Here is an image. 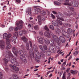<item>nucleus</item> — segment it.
Listing matches in <instances>:
<instances>
[{
  "mask_svg": "<svg viewBox=\"0 0 79 79\" xmlns=\"http://www.w3.org/2000/svg\"><path fill=\"white\" fill-rule=\"evenodd\" d=\"M44 35L47 37H50L51 36L52 37V38L53 39L55 42H57L56 44V46L57 48L58 47L60 48V41L59 40V39L58 38V37L55 35L53 34L52 32L51 31H49V32L45 31L44 32Z\"/></svg>",
  "mask_w": 79,
  "mask_h": 79,
  "instance_id": "obj_1",
  "label": "nucleus"
},
{
  "mask_svg": "<svg viewBox=\"0 0 79 79\" xmlns=\"http://www.w3.org/2000/svg\"><path fill=\"white\" fill-rule=\"evenodd\" d=\"M60 2H65L64 3V5H69V6H72L74 7H77L79 5V3L77 1H72L70 3H69V0H58Z\"/></svg>",
  "mask_w": 79,
  "mask_h": 79,
  "instance_id": "obj_2",
  "label": "nucleus"
},
{
  "mask_svg": "<svg viewBox=\"0 0 79 79\" xmlns=\"http://www.w3.org/2000/svg\"><path fill=\"white\" fill-rule=\"evenodd\" d=\"M33 47L36 56V58H37V60H40L41 58V56L38 51V47L37 46V45H34Z\"/></svg>",
  "mask_w": 79,
  "mask_h": 79,
  "instance_id": "obj_3",
  "label": "nucleus"
},
{
  "mask_svg": "<svg viewBox=\"0 0 79 79\" xmlns=\"http://www.w3.org/2000/svg\"><path fill=\"white\" fill-rule=\"evenodd\" d=\"M11 36V35H8L7 33H4L3 34V37L4 39H6L7 40H6V44H10V40L9 39Z\"/></svg>",
  "mask_w": 79,
  "mask_h": 79,
  "instance_id": "obj_4",
  "label": "nucleus"
},
{
  "mask_svg": "<svg viewBox=\"0 0 79 79\" xmlns=\"http://www.w3.org/2000/svg\"><path fill=\"white\" fill-rule=\"evenodd\" d=\"M10 62L11 64L15 65V66H19V64L17 61V60L16 57H12L10 60Z\"/></svg>",
  "mask_w": 79,
  "mask_h": 79,
  "instance_id": "obj_5",
  "label": "nucleus"
},
{
  "mask_svg": "<svg viewBox=\"0 0 79 79\" xmlns=\"http://www.w3.org/2000/svg\"><path fill=\"white\" fill-rule=\"evenodd\" d=\"M50 40V41L48 40V39L47 38H46L44 40V42H45L46 44H47V45H48L49 44H50L51 45H52V44H54V42L52 39H51Z\"/></svg>",
  "mask_w": 79,
  "mask_h": 79,
  "instance_id": "obj_6",
  "label": "nucleus"
},
{
  "mask_svg": "<svg viewBox=\"0 0 79 79\" xmlns=\"http://www.w3.org/2000/svg\"><path fill=\"white\" fill-rule=\"evenodd\" d=\"M52 23L53 25L55 26H58V25L57 23L61 25L62 24V22L58 19H57L56 20V21H53Z\"/></svg>",
  "mask_w": 79,
  "mask_h": 79,
  "instance_id": "obj_7",
  "label": "nucleus"
},
{
  "mask_svg": "<svg viewBox=\"0 0 79 79\" xmlns=\"http://www.w3.org/2000/svg\"><path fill=\"white\" fill-rule=\"evenodd\" d=\"M55 46H56V44L55 45L54 43L53 44L51 45L50 47L49 50H50L51 52L53 53H55V47H54Z\"/></svg>",
  "mask_w": 79,
  "mask_h": 79,
  "instance_id": "obj_8",
  "label": "nucleus"
},
{
  "mask_svg": "<svg viewBox=\"0 0 79 79\" xmlns=\"http://www.w3.org/2000/svg\"><path fill=\"white\" fill-rule=\"evenodd\" d=\"M39 47L42 51L44 53H45L46 50H47V47L46 45H44V46L40 45Z\"/></svg>",
  "mask_w": 79,
  "mask_h": 79,
  "instance_id": "obj_9",
  "label": "nucleus"
},
{
  "mask_svg": "<svg viewBox=\"0 0 79 79\" xmlns=\"http://www.w3.org/2000/svg\"><path fill=\"white\" fill-rule=\"evenodd\" d=\"M24 55H25L24 54L21 55L20 56V58L24 63H27V60H26V58L24 57Z\"/></svg>",
  "mask_w": 79,
  "mask_h": 79,
  "instance_id": "obj_10",
  "label": "nucleus"
},
{
  "mask_svg": "<svg viewBox=\"0 0 79 79\" xmlns=\"http://www.w3.org/2000/svg\"><path fill=\"white\" fill-rule=\"evenodd\" d=\"M3 60L4 63H5L6 64V63H8V62L10 61V57L6 56H5V58L3 59Z\"/></svg>",
  "mask_w": 79,
  "mask_h": 79,
  "instance_id": "obj_11",
  "label": "nucleus"
},
{
  "mask_svg": "<svg viewBox=\"0 0 79 79\" xmlns=\"http://www.w3.org/2000/svg\"><path fill=\"white\" fill-rule=\"evenodd\" d=\"M37 18L39 20V25H41L42 24V21H43V17L41 15H38Z\"/></svg>",
  "mask_w": 79,
  "mask_h": 79,
  "instance_id": "obj_12",
  "label": "nucleus"
},
{
  "mask_svg": "<svg viewBox=\"0 0 79 79\" xmlns=\"http://www.w3.org/2000/svg\"><path fill=\"white\" fill-rule=\"evenodd\" d=\"M0 47L2 50L4 49L5 47V43H4V41L3 40H1L0 41Z\"/></svg>",
  "mask_w": 79,
  "mask_h": 79,
  "instance_id": "obj_13",
  "label": "nucleus"
},
{
  "mask_svg": "<svg viewBox=\"0 0 79 79\" xmlns=\"http://www.w3.org/2000/svg\"><path fill=\"white\" fill-rule=\"evenodd\" d=\"M18 53L19 54H20V56L21 55H25L26 56H28L27 52H26L25 51H23L21 50H19V51Z\"/></svg>",
  "mask_w": 79,
  "mask_h": 79,
  "instance_id": "obj_14",
  "label": "nucleus"
},
{
  "mask_svg": "<svg viewBox=\"0 0 79 79\" xmlns=\"http://www.w3.org/2000/svg\"><path fill=\"white\" fill-rule=\"evenodd\" d=\"M12 50L13 53L15 54V55L16 56H18V55H17V54L18 52V50L15 47H13L12 49Z\"/></svg>",
  "mask_w": 79,
  "mask_h": 79,
  "instance_id": "obj_15",
  "label": "nucleus"
},
{
  "mask_svg": "<svg viewBox=\"0 0 79 79\" xmlns=\"http://www.w3.org/2000/svg\"><path fill=\"white\" fill-rule=\"evenodd\" d=\"M59 40L60 41V42H62V43H64V42H66V39H65V38L63 36H60Z\"/></svg>",
  "mask_w": 79,
  "mask_h": 79,
  "instance_id": "obj_16",
  "label": "nucleus"
},
{
  "mask_svg": "<svg viewBox=\"0 0 79 79\" xmlns=\"http://www.w3.org/2000/svg\"><path fill=\"white\" fill-rule=\"evenodd\" d=\"M38 41L41 44H44V40L43 38L41 37H38Z\"/></svg>",
  "mask_w": 79,
  "mask_h": 79,
  "instance_id": "obj_17",
  "label": "nucleus"
},
{
  "mask_svg": "<svg viewBox=\"0 0 79 79\" xmlns=\"http://www.w3.org/2000/svg\"><path fill=\"white\" fill-rule=\"evenodd\" d=\"M40 12H41V10L40 9L37 8L35 9L34 13L35 15H37V14L40 13Z\"/></svg>",
  "mask_w": 79,
  "mask_h": 79,
  "instance_id": "obj_18",
  "label": "nucleus"
},
{
  "mask_svg": "<svg viewBox=\"0 0 79 79\" xmlns=\"http://www.w3.org/2000/svg\"><path fill=\"white\" fill-rule=\"evenodd\" d=\"M64 15L66 17H68V16H69L71 15H72V13L71 12H68V14L66 12L64 13Z\"/></svg>",
  "mask_w": 79,
  "mask_h": 79,
  "instance_id": "obj_19",
  "label": "nucleus"
},
{
  "mask_svg": "<svg viewBox=\"0 0 79 79\" xmlns=\"http://www.w3.org/2000/svg\"><path fill=\"white\" fill-rule=\"evenodd\" d=\"M29 52L30 55V56L32 57V58H34V52L33 51V49H30L29 50Z\"/></svg>",
  "mask_w": 79,
  "mask_h": 79,
  "instance_id": "obj_20",
  "label": "nucleus"
},
{
  "mask_svg": "<svg viewBox=\"0 0 79 79\" xmlns=\"http://www.w3.org/2000/svg\"><path fill=\"white\" fill-rule=\"evenodd\" d=\"M55 31L56 34H58V35H59L60 34V33L61 32V30L58 28H56L55 29Z\"/></svg>",
  "mask_w": 79,
  "mask_h": 79,
  "instance_id": "obj_21",
  "label": "nucleus"
},
{
  "mask_svg": "<svg viewBox=\"0 0 79 79\" xmlns=\"http://www.w3.org/2000/svg\"><path fill=\"white\" fill-rule=\"evenodd\" d=\"M31 8L29 7L27 9V13H28L29 15H30V16L32 15V14L31 13Z\"/></svg>",
  "mask_w": 79,
  "mask_h": 79,
  "instance_id": "obj_22",
  "label": "nucleus"
},
{
  "mask_svg": "<svg viewBox=\"0 0 79 79\" xmlns=\"http://www.w3.org/2000/svg\"><path fill=\"white\" fill-rule=\"evenodd\" d=\"M56 16L57 19L61 20V21H64V17H62L61 15H57Z\"/></svg>",
  "mask_w": 79,
  "mask_h": 79,
  "instance_id": "obj_23",
  "label": "nucleus"
},
{
  "mask_svg": "<svg viewBox=\"0 0 79 79\" xmlns=\"http://www.w3.org/2000/svg\"><path fill=\"white\" fill-rule=\"evenodd\" d=\"M51 53L52 52H51V51H50V49H48L46 52V55L47 56H49L51 55Z\"/></svg>",
  "mask_w": 79,
  "mask_h": 79,
  "instance_id": "obj_24",
  "label": "nucleus"
},
{
  "mask_svg": "<svg viewBox=\"0 0 79 79\" xmlns=\"http://www.w3.org/2000/svg\"><path fill=\"white\" fill-rule=\"evenodd\" d=\"M17 39V37L16 36H12L11 39L10 40V42L11 41V42H13V41H14L15 40H16Z\"/></svg>",
  "mask_w": 79,
  "mask_h": 79,
  "instance_id": "obj_25",
  "label": "nucleus"
},
{
  "mask_svg": "<svg viewBox=\"0 0 79 79\" xmlns=\"http://www.w3.org/2000/svg\"><path fill=\"white\" fill-rule=\"evenodd\" d=\"M71 73L73 74H76L77 73V70H71L70 71Z\"/></svg>",
  "mask_w": 79,
  "mask_h": 79,
  "instance_id": "obj_26",
  "label": "nucleus"
},
{
  "mask_svg": "<svg viewBox=\"0 0 79 79\" xmlns=\"http://www.w3.org/2000/svg\"><path fill=\"white\" fill-rule=\"evenodd\" d=\"M13 77L14 79H19V78L16 74L13 75Z\"/></svg>",
  "mask_w": 79,
  "mask_h": 79,
  "instance_id": "obj_27",
  "label": "nucleus"
},
{
  "mask_svg": "<svg viewBox=\"0 0 79 79\" xmlns=\"http://www.w3.org/2000/svg\"><path fill=\"white\" fill-rule=\"evenodd\" d=\"M67 31L70 34V33H71V32H72L73 31V30H72V29L71 28H68L67 30Z\"/></svg>",
  "mask_w": 79,
  "mask_h": 79,
  "instance_id": "obj_28",
  "label": "nucleus"
},
{
  "mask_svg": "<svg viewBox=\"0 0 79 79\" xmlns=\"http://www.w3.org/2000/svg\"><path fill=\"white\" fill-rule=\"evenodd\" d=\"M22 40H23L24 42H26L27 41V39L25 37H23L22 38Z\"/></svg>",
  "mask_w": 79,
  "mask_h": 79,
  "instance_id": "obj_29",
  "label": "nucleus"
},
{
  "mask_svg": "<svg viewBox=\"0 0 79 79\" xmlns=\"http://www.w3.org/2000/svg\"><path fill=\"white\" fill-rule=\"evenodd\" d=\"M11 47V45L9 44L6 47V50H9V49H10Z\"/></svg>",
  "mask_w": 79,
  "mask_h": 79,
  "instance_id": "obj_30",
  "label": "nucleus"
},
{
  "mask_svg": "<svg viewBox=\"0 0 79 79\" xmlns=\"http://www.w3.org/2000/svg\"><path fill=\"white\" fill-rule=\"evenodd\" d=\"M62 79H66V72L64 73L63 77H62Z\"/></svg>",
  "mask_w": 79,
  "mask_h": 79,
  "instance_id": "obj_31",
  "label": "nucleus"
},
{
  "mask_svg": "<svg viewBox=\"0 0 79 79\" xmlns=\"http://www.w3.org/2000/svg\"><path fill=\"white\" fill-rule=\"evenodd\" d=\"M13 70L15 71H18L19 70V69L18 67L15 66Z\"/></svg>",
  "mask_w": 79,
  "mask_h": 79,
  "instance_id": "obj_32",
  "label": "nucleus"
},
{
  "mask_svg": "<svg viewBox=\"0 0 79 79\" xmlns=\"http://www.w3.org/2000/svg\"><path fill=\"white\" fill-rule=\"evenodd\" d=\"M54 4H55L56 5H61V3L59 2H55Z\"/></svg>",
  "mask_w": 79,
  "mask_h": 79,
  "instance_id": "obj_33",
  "label": "nucleus"
},
{
  "mask_svg": "<svg viewBox=\"0 0 79 79\" xmlns=\"http://www.w3.org/2000/svg\"><path fill=\"white\" fill-rule=\"evenodd\" d=\"M26 46L27 50H29V43H27Z\"/></svg>",
  "mask_w": 79,
  "mask_h": 79,
  "instance_id": "obj_34",
  "label": "nucleus"
},
{
  "mask_svg": "<svg viewBox=\"0 0 79 79\" xmlns=\"http://www.w3.org/2000/svg\"><path fill=\"white\" fill-rule=\"evenodd\" d=\"M67 32L64 31H62V34L63 36H64Z\"/></svg>",
  "mask_w": 79,
  "mask_h": 79,
  "instance_id": "obj_35",
  "label": "nucleus"
},
{
  "mask_svg": "<svg viewBox=\"0 0 79 79\" xmlns=\"http://www.w3.org/2000/svg\"><path fill=\"white\" fill-rule=\"evenodd\" d=\"M64 36V37H67V38H69V37L70 35H69V33L67 32Z\"/></svg>",
  "mask_w": 79,
  "mask_h": 79,
  "instance_id": "obj_36",
  "label": "nucleus"
},
{
  "mask_svg": "<svg viewBox=\"0 0 79 79\" xmlns=\"http://www.w3.org/2000/svg\"><path fill=\"white\" fill-rule=\"evenodd\" d=\"M42 14L43 16L46 15V12L44 10H42Z\"/></svg>",
  "mask_w": 79,
  "mask_h": 79,
  "instance_id": "obj_37",
  "label": "nucleus"
},
{
  "mask_svg": "<svg viewBox=\"0 0 79 79\" xmlns=\"http://www.w3.org/2000/svg\"><path fill=\"white\" fill-rule=\"evenodd\" d=\"M49 27L51 29H52V30H54L55 29V28H54V27L52 25H50L49 26Z\"/></svg>",
  "mask_w": 79,
  "mask_h": 79,
  "instance_id": "obj_38",
  "label": "nucleus"
},
{
  "mask_svg": "<svg viewBox=\"0 0 79 79\" xmlns=\"http://www.w3.org/2000/svg\"><path fill=\"white\" fill-rule=\"evenodd\" d=\"M9 66L11 68H12V69H14L15 68V65H12L11 64L9 65Z\"/></svg>",
  "mask_w": 79,
  "mask_h": 79,
  "instance_id": "obj_39",
  "label": "nucleus"
},
{
  "mask_svg": "<svg viewBox=\"0 0 79 79\" xmlns=\"http://www.w3.org/2000/svg\"><path fill=\"white\" fill-rule=\"evenodd\" d=\"M14 30V27H10L9 28V30L10 31H13Z\"/></svg>",
  "mask_w": 79,
  "mask_h": 79,
  "instance_id": "obj_40",
  "label": "nucleus"
},
{
  "mask_svg": "<svg viewBox=\"0 0 79 79\" xmlns=\"http://www.w3.org/2000/svg\"><path fill=\"white\" fill-rule=\"evenodd\" d=\"M23 25H21L20 26H18V28L20 30V29H21L22 28H23Z\"/></svg>",
  "mask_w": 79,
  "mask_h": 79,
  "instance_id": "obj_41",
  "label": "nucleus"
},
{
  "mask_svg": "<svg viewBox=\"0 0 79 79\" xmlns=\"http://www.w3.org/2000/svg\"><path fill=\"white\" fill-rule=\"evenodd\" d=\"M23 35V31H20L19 32V35L20 36H22Z\"/></svg>",
  "mask_w": 79,
  "mask_h": 79,
  "instance_id": "obj_42",
  "label": "nucleus"
},
{
  "mask_svg": "<svg viewBox=\"0 0 79 79\" xmlns=\"http://www.w3.org/2000/svg\"><path fill=\"white\" fill-rule=\"evenodd\" d=\"M14 35L15 36V37H18V32H16L14 33Z\"/></svg>",
  "mask_w": 79,
  "mask_h": 79,
  "instance_id": "obj_43",
  "label": "nucleus"
},
{
  "mask_svg": "<svg viewBox=\"0 0 79 79\" xmlns=\"http://www.w3.org/2000/svg\"><path fill=\"white\" fill-rule=\"evenodd\" d=\"M64 27H68V24L67 23H65L64 24Z\"/></svg>",
  "mask_w": 79,
  "mask_h": 79,
  "instance_id": "obj_44",
  "label": "nucleus"
},
{
  "mask_svg": "<svg viewBox=\"0 0 79 79\" xmlns=\"http://www.w3.org/2000/svg\"><path fill=\"white\" fill-rule=\"evenodd\" d=\"M78 54V52L77 51L73 53V55H74V56H76V55H77Z\"/></svg>",
  "mask_w": 79,
  "mask_h": 79,
  "instance_id": "obj_45",
  "label": "nucleus"
},
{
  "mask_svg": "<svg viewBox=\"0 0 79 79\" xmlns=\"http://www.w3.org/2000/svg\"><path fill=\"white\" fill-rule=\"evenodd\" d=\"M34 28L35 30H38L39 29V27L38 26H34Z\"/></svg>",
  "mask_w": 79,
  "mask_h": 79,
  "instance_id": "obj_46",
  "label": "nucleus"
},
{
  "mask_svg": "<svg viewBox=\"0 0 79 79\" xmlns=\"http://www.w3.org/2000/svg\"><path fill=\"white\" fill-rule=\"evenodd\" d=\"M0 79H3V74L1 72H0Z\"/></svg>",
  "mask_w": 79,
  "mask_h": 79,
  "instance_id": "obj_47",
  "label": "nucleus"
},
{
  "mask_svg": "<svg viewBox=\"0 0 79 79\" xmlns=\"http://www.w3.org/2000/svg\"><path fill=\"white\" fill-rule=\"evenodd\" d=\"M8 53L9 55V56H13V54L11 52L9 51L8 52Z\"/></svg>",
  "mask_w": 79,
  "mask_h": 79,
  "instance_id": "obj_48",
  "label": "nucleus"
},
{
  "mask_svg": "<svg viewBox=\"0 0 79 79\" xmlns=\"http://www.w3.org/2000/svg\"><path fill=\"white\" fill-rule=\"evenodd\" d=\"M51 17L52 18V19H55V15H53V14H51Z\"/></svg>",
  "mask_w": 79,
  "mask_h": 79,
  "instance_id": "obj_49",
  "label": "nucleus"
},
{
  "mask_svg": "<svg viewBox=\"0 0 79 79\" xmlns=\"http://www.w3.org/2000/svg\"><path fill=\"white\" fill-rule=\"evenodd\" d=\"M16 26H19V24H20L19 23V21L18 20L16 22Z\"/></svg>",
  "mask_w": 79,
  "mask_h": 79,
  "instance_id": "obj_50",
  "label": "nucleus"
},
{
  "mask_svg": "<svg viewBox=\"0 0 79 79\" xmlns=\"http://www.w3.org/2000/svg\"><path fill=\"white\" fill-rule=\"evenodd\" d=\"M57 53H58V54H60V55H61L62 53H63V52H62L61 53V52H60V50H59L57 51Z\"/></svg>",
  "mask_w": 79,
  "mask_h": 79,
  "instance_id": "obj_51",
  "label": "nucleus"
},
{
  "mask_svg": "<svg viewBox=\"0 0 79 79\" xmlns=\"http://www.w3.org/2000/svg\"><path fill=\"white\" fill-rule=\"evenodd\" d=\"M18 29H19L18 27H16L15 28H14V30L15 31H17Z\"/></svg>",
  "mask_w": 79,
  "mask_h": 79,
  "instance_id": "obj_52",
  "label": "nucleus"
},
{
  "mask_svg": "<svg viewBox=\"0 0 79 79\" xmlns=\"http://www.w3.org/2000/svg\"><path fill=\"white\" fill-rule=\"evenodd\" d=\"M44 29L45 30H46V31H48L49 30V29L47 27V26H45L44 27Z\"/></svg>",
  "mask_w": 79,
  "mask_h": 79,
  "instance_id": "obj_53",
  "label": "nucleus"
},
{
  "mask_svg": "<svg viewBox=\"0 0 79 79\" xmlns=\"http://www.w3.org/2000/svg\"><path fill=\"white\" fill-rule=\"evenodd\" d=\"M19 23L20 24H23V22L22 20L19 21Z\"/></svg>",
  "mask_w": 79,
  "mask_h": 79,
  "instance_id": "obj_54",
  "label": "nucleus"
},
{
  "mask_svg": "<svg viewBox=\"0 0 79 79\" xmlns=\"http://www.w3.org/2000/svg\"><path fill=\"white\" fill-rule=\"evenodd\" d=\"M30 45V47L32 48V42L31 41L29 42Z\"/></svg>",
  "mask_w": 79,
  "mask_h": 79,
  "instance_id": "obj_55",
  "label": "nucleus"
},
{
  "mask_svg": "<svg viewBox=\"0 0 79 79\" xmlns=\"http://www.w3.org/2000/svg\"><path fill=\"white\" fill-rule=\"evenodd\" d=\"M11 42H12V44H16V40H14Z\"/></svg>",
  "mask_w": 79,
  "mask_h": 79,
  "instance_id": "obj_56",
  "label": "nucleus"
},
{
  "mask_svg": "<svg viewBox=\"0 0 79 79\" xmlns=\"http://www.w3.org/2000/svg\"><path fill=\"white\" fill-rule=\"evenodd\" d=\"M23 34L24 33V34H27V32L25 31V30H23Z\"/></svg>",
  "mask_w": 79,
  "mask_h": 79,
  "instance_id": "obj_57",
  "label": "nucleus"
},
{
  "mask_svg": "<svg viewBox=\"0 0 79 79\" xmlns=\"http://www.w3.org/2000/svg\"><path fill=\"white\" fill-rule=\"evenodd\" d=\"M68 65H69V67L71 66V63L70 62L69 64H67L66 65V66H68Z\"/></svg>",
  "mask_w": 79,
  "mask_h": 79,
  "instance_id": "obj_58",
  "label": "nucleus"
},
{
  "mask_svg": "<svg viewBox=\"0 0 79 79\" xmlns=\"http://www.w3.org/2000/svg\"><path fill=\"white\" fill-rule=\"evenodd\" d=\"M16 2L18 3H20L21 1L20 0H16Z\"/></svg>",
  "mask_w": 79,
  "mask_h": 79,
  "instance_id": "obj_59",
  "label": "nucleus"
},
{
  "mask_svg": "<svg viewBox=\"0 0 79 79\" xmlns=\"http://www.w3.org/2000/svg\"><path fill=\"white\" fill-rule=\"evenodd\" d=\"M63 73V72L62 71H61V72H60V77H61V75Z\"/></svg>",
  "mask_w": 79,
  "mask_h": 79,
  "instance_id": "obj_60",
  "label": "nucleus"
},
{
  "mask_svg": "<svg viewBox=\"0 0 79 79\" xmlns=\"http://www.w3.org/2000/svg\"><path fill=\"white\" fill-rule=\"evenodd\" d=\"M74 32H75V30H74L73 31V37H74L76 35V34H74Z\"/></svg>",
  "mask_w": 79,
  "mask_h": 79,
  "instance_id": "obj_61",
  "label": "nucleus"
},
{
  "mask_svg": "<svg viewBox=\"0 0 79 79\" xmlns=\"http://www.w3.org/2000/svg\"><path fill=\"white\" fill-rule=\"evenodd\" d=\"M66 61H65L63 63V65H64V66H65V65H66Z\"/></svg>",
  "mask_w": 79,
  "mask_h": 79,
  "instance_id": "obj_62",
  "label": "nucleus"
},
{
  "mask_svg": "<svg viewBox=\"0 0 79 79\" xmlns=\"http://www.w3.org/2000/svg\"><path fill=\"white\" fill-rule=\"evenodd\" d=\"M52 13H53V14H55V15L56 14V12L55 11H52Z\"/></svg>",
  "mask_w": 79,
  "mask_h": 79,
  "instance_id": "obj_63",
  "label": "nucleus"
},
{
  "mask_svg": "<svg viewBox=\"0 0 79 79\" xmlns=\"http://www.w3.org/2000/svg\"><path fill=\"white\" fill-rule=\"evenodd\" d=\"M5 70L6 71H7L8 70V69L7 68H5Z\"/></svg>",
  "mask_w": 79,
  "mask_h": 79,
  "instance_id": "obj_64",
  "label": "nucleus"
}]
</instances>
